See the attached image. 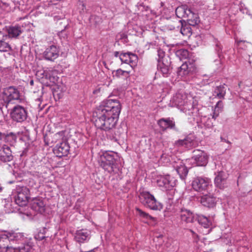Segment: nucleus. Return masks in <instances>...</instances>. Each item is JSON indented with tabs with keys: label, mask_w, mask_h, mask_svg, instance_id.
<instances>
[{
	"label": "nucleus",
	"mask_w": 252,
	"mask_h": 252,
	"mask_svg": "<svg viewBox=\"0 0 252 252\" xmlns=\"http://www.w3.org/2000/svg\"><path fill=\"white\" fill-rule=\"evenodd\" d=\"M121 108V103L117 99L104 101L93 113L95 126L105 131L113 130L117 123Z\"/></svg>",
	"instance_id": "1"
},
{
	"label": "nucleus",
	"mask_w": 252,
	"mask_h": 252,
	"mask_svg": "<svg viewBox=\"0 0 252 252\" xmlns=\"http://www.w3.org/2000/svg\"><path fill=\"white\" fill-rule=\"evenodd\" d=\"M116 154L113 152H106L101 155L98 159L99 165L109 173L114 172L117 168L115 156Z\"/></svg>",
	"instance_id": "2"
},
{
	"label": "nucleus",
	"mask_w": 252,
	"mask_h": 252,
	"mask_svg": "<svg viewBox=\"0 0 252 252\" xmlns=\"http://www.w3.org/2000/svg\"><path fill=\"white\" fill-rule=\"evenodd\" d=\"M140 202L145 207L153 210H160L162 205L154 196L148 191H142L139 196Z\"/></svg>",
	"instance_id": "3"
},
{
	"label": "nucleus",
	"mask_w": 252,
	"mask_h": 252,
	"mask_svg": "<svg viewBox=\"0 0 252 252\" xmlns=\"http://www.w3.org/2000/svg\"><path fill=\"white\" fill-rule=\"evenodd\" d=\"M2 97L5 107L8 109L10 104L14 103L15 100L19 99L20 93L17 89L9 87L3 90Z\"/></svg>",
	"instance_id": "4"
},
{
	"label": "nucleus",
	"mask_w": 252,
	"mask_h": 252,
	"mask_svg": "<svg viewBox=\"0 0 252 252\" xmlns=\"http://www.w3.org/2000/svg\"><path fill=\"white\" fill-rule=\"evenodd\" d=\"M16 194L15 197L16 203L22 207L26 206L30 198L29 189L26 187H18L16 188Z\"/></svg>",
	"instance_id": "5"
},
{
	"label": "nucleus",
	"mask_w": 252,
	"mask_h": 252,
	"mask_svg": "<svg viewBox=\"0 0 252 252\" xmlns=\"http://www.w3.org/2000/svg\"><path fill=\"white\" fill-rule=\"evenodd\" d=\"M10 116L13 121L22 123L27 119L28 112L24 107L17 105L12 108L10 112Z\"/></svg>",
	"instance_id": "6"
},
{
	"label": "nucleus",
	"mask_w": 252,
	"mask_h": 252,
	"mask_svg": "<svg viewBox=\"0 0 252 252\" xmlns=\"http://www.w3.org/2000/svg\"><path fill=\"white\" fill-rule=\"evenodd\" d=\"M210 183V180L207 178L196 177L192 182L193 189L198 192L203 193L207 191Z\"/></svg>",
	"instance_id": "7"
},
{
	"label": "nucleus",
	"mask_w": 252,
	"mask_h": 252,
	"mask_svg": "<svg viewBox=\"0 0 252 252\" xmlns=\"http://www.w3.org/2000/svg\"><path fill=\"white\" fill-rule=\"evenodd\" d=\"M66 140L65 132L63 131H61L55 134H49L44 137L45 142L47 145H50L57 142L61 143Z\"/></svg>",
	"instance_id": "8"
},
{
	"label": "nucleus",
	"mask_w": 252,
	"mask_h": 252,
	"mask_svg": "<svg viewBox=\"0 0 252 252\" xmlns=\"http://www.w3.org/2000/svg\"><path fill=\"white\" fill-rule=\"evenodd\" d=\"M192 159L194 160L197 166H205L208 161V156L204 151L195 150L193 151Z\"/></svg>",
	"instance_id": "9"
},
{
	"label": "nucleus",
	"mask_w": 252,
	"mask_h": 252,
	"mask_svg": "<svg viewBox=\"0 0 252 252\" xmlns=\"http://www.w3.org/2000/svg\"><path fill=\"white\" fill-rule=\"evenodd\" d=\"M155 180L159 187H164L167 189H169L173 187L175 184L169 175H158L156 176Z\"/></svg>",
	"instance_id": "10"
},
{
	"label": "nucleus",
	"mask_w": 252,
	"mask_h": 252,
	"mask_svg": "<svg viewBox=\"0 0 252 252\" xmlns=\"http://www.w3.org/2000/svg\"><path fill=\"white\" fill-rule=\"evenodd\" d=\"M60 50L56 45H51L47 47L43 53V56L46 60L54 61L59 56Z\"/></svg>",
	"instance_id": "11"
},
{
	"label": "nucleus",
	"mask_w": 252,
	"mask_h": 252,
	"mask_svg": "<svg viewBox=\"0 0 252 252\" xmlns=\"http://www.w3.org/2000/svg\"><path fill=\"white\" fill-rule=\"evenodd\" d=\"M192 97L185 93L179 92L174 96V100L179 106H186L191 104Z\"/></svg>",
	"instance_id": "12"
},
{
	"label": "nucleus",
	"mask_w": 252,
	"mask_h": 252,
	"mask_svg": "<svg viewBox=\"0 0 252 252\" xmlns=\"http://www.w3.org/2000/svg\"><path fill=\"white\" fill-rule=\"evenodd\" d=\"M70 146L66 140L57 144L54 149V153L58 157L61 158L66 156L69 153Z\"/></svg>",
	"instance_id": "13"
},
{
	"label": "nucleus",
	"mask_w": 252,
	"mask_h": 252,
	"mask_svg": "<svg viewBox=\"0 0 252 252\" xmlns=\"http://www.w3.org/2000/svg\"><path fill=\"white\" fill-rule=\"evenodd\" d=\"M120 59L122 62L129 64L131 67L136 65L138 62L137 56L130 52L121 53L120 55Z\"/></svg>",
	"instance_id": "14"
},
{
	"label": "nucleus",
	"mask_w": 252,
	"mask_h": 252,
	"mask_svg": "<svg viewBox=\"0 0 252 252\" xmlns=\"http://www.w3.org/2000/svg\"><path fill=\"white\" fill-rule=\"evenodd\" d=\"M30 205L31 209L36 212L41 214L45 211V204L41 198H32L30 202Z\"/></svg>",
	"instance_id": "15"
},
{
	"label": "nucleus",
	"mask_w": 252,
	"mask_h": 252,
	"mask_svg": "<svg viewBox=\"0 0 252 252\" xmlns=\"http://www.w3.org/2000/svg\"><path fill=\"white\" fill-rule=\"evenodd\" d=\"M91 237V232L87 229L77 230L75 234V240L79 243L87 242Z\"/></svg>",
	"instance_id": "16"
},
{
	"label": "nucleus",
	"mask_w": 252,
	"mask_h": 252,
	"mask_svg": "<svg viewBox=\"0 0 252 252\" xmlns=\"http://www.w3.org/2000/svg\"><path fill=\"white\" fill-rule=\"evenodd\" d=\"M13 157L10 148L3 145L0 149V159L3 162H9L13 160Z\"/></svg>",
	"instance_id": "17"
},
{
	"label": "nucleus",
	"mask_w": 252,
	"mask_h": 252,
	"mask_svg": "<svg viewBox=\"0 0 252 252\" xmlns=\"http://www.w3.org/2000/svg\"><path fill=\"white\" fill-rule=\"evenodd\" d=\"M200 203L205 207L213 208L216 206L217 200L214 195L211 194H206L201 197Z\"/></svg>",
	"instance_id": "18"
},
{
	"label": "nucleus",
	"mask_w": 252,
	"mask_h": 252,
	"mask_svg": "<svg viewBox=\"0 0 252 252\" xmlns=\"http://www.w3.org/2000/svg\"><path fill=\"white\" fill-rule=\"evenodd\" d=\"M16 252H30L33 247V243L27 238L18 245H15Z\"/></svg>",
	"instance_id": "19"
},
{
	"label": "nucleus",
	"mask_w": 252,
	"mask_h": 252,
	"mask_svg": "<svg viewBox=\"0 0 252 252\" xmlns=\"http://www.w3.org/2000/svg\"><path fill=\"white\" fill-rule=\"evenodd\" d=\"M8 234L9 235V242L15 243V245H18L27 238L23 233L16 232L14 231H8Z\"/></svg>",
	"instance_id": "20"
},
{
	"label": "nucleus",
	"mask_w": 252,
	"mask_h": 252,
	"mask_svg": "<svg viewBox=\"0 0 252 252\" xmlns=\"http://www.w3.org/2000/svg\"><path fill=\"white\" fill-rule=\"evenodd\" d=\"M180 217L181 221L185 223L193 222L194 220V216L192 213L186 209H181Z\"/></svg>",
	"instance_id": "21"
},
{
	"label": "nucleus",
	"mask_w": 252,
	"mask_h": 252,
	"mask_svg": "<svg viewBox=\"0 0 252 252\" xmlns=\"http://www.w3.org/2000/svg\"><path fill=\"white\" fill-rule=\"evenodd\" d=\"M158 125L163 131L166 130L167 128H173L175 127V124L170 118H161L158 122Z\"/></svg>",
	"instance_id": "22"
},
{
	"label": "nucleus",
	"mask_w": 252,
	"mask_h": 252,
	"mask_svg": "<svg viewBox=\"0 0 252 252\" xmlns=\"http://www.w3.org/2000/svg\"><path fill=\"white\" fill-rule=\"evenodd\" d=\"M7 35L0 32V52H7L12 50L10 44L5 41Z\"/></svg>",
	"instance_id": "23"
},
{
	"label": "nucleus",
	"mask_w": 252,
	"mask_h": 252,
	"mask_svg": "<svg viewBox=\"0 0 252 252\" xmlns=\"http://www.w3.org/2000/svg\"><path fill=\"white\" fill-rule=\"evenodd\" d=\"M176 14L179 18H186L188 13H190V9L187 5H182L176 9Z\"/></svg>",
	"instance_id": "24"
},
{
	"label": "nucleus",
	"mask_w": 252,
	"mask_h": 252,
	"mask_svg": "<svg viewBox=\"0 0 252 252\" xmlns=\"http://www.w3.org/2000/svg\"><path fill=\"white\" fill-rule=\"evenodd\" d=\"M9 242L8 231H2L0 233V252H2Z\"/></svg>",
	"instance_id": "25"
},
{
	"label": "nucleus",
	"mask_w": 252,
	"mask_h": 252,
	"mask_svg": "<svg viewBox=\"0 0 252 252\" xmlns=\"http://www.w3.org/2000/svg\"><path fill=\"white\" fill-rule=\"evenodd\" d=\"M194 139L192 136H188L184 139L179 140L175 142L177 146H184L187 148H190L193 146Z\"/></svg>",
	"instance_id": "26"
},
{
	"label": "nucleus",
	"mask_w": 252,
	"mask_h": 252,
	"mask_svg": "<svg viewBox=\"0 0 252 252\" xmlns=\"http://www.w3.org/2000/svg\"><path fill=\"white\" fill-rule=\"evenodd\" d=\"M189 25L194 26L199 23V19L197 14L193 13L190 10V13H188L186 18Z\"/></svg>",
	"instance_id": "27"
},
{
	"label": "nucleus",
	"mask_w": 252,
	"mask_h": 252,
	"mask_svg": "<svg viewBox=\"0 0 252 252\" xmlns=\"http://www.w3.org/2000/svg\"><path fill=\"white\" fill-rule=\"evenodd\" d=\"M17 139V135L13 132L4 133V136H3L4 142L11 146H13L16 143Z\"/></svg>",
	"instance_id": "28"
},
{
	"label": "nucleus",
	"mask_w": 252,
	"mask_h": 252,
	"mask_svg": "<svg viewBox=\"0 0 252 252\" xmlns=\"http://www.w3.org/2000/svg\"><path fill=\"white\" fill-rule=\"evenodd\" d=\"M226 90L224 84L217 87L214 91L215 95L220 99L224 98L226 94Z\"/></svg>",
	"instance_id": "29"
},
{
	"label": "nucleus",
	"mask_w": 252,
	"mask_h": 252,
	"mask_svg": "<svg viewBox=\"0 0 252 252\" xmlns=\"http://www.w3.org/2000/svg\"><path fill=\"white\" fill-rule=\"evenodd\" d=\"M8 36L11 38L17 37L22 32L20 27H10L7 30Z\"/></svg>",
	"instance_id": "30"
},
{
	"label": "nucleus",
	"mask_w": 252,
	"mask_h": 252,
	"mask_svg": "<svg viewBox=\"0 0 252 252\" xmlns=\"http://www.w3.org/2000/svg\"><path fill=\"white\" fill-rule=\"evenodd\" d=\"M225 176L223 172H219L215 179V184L218 187L221 188L224 184Z\"/></svg>",
	"instance_id": "31"
},
{
	"label": "nucleus",
	"mask_w": 252,
	"mask_h": 252,
	"mask_svg": "<svg viewBox=\"0 0 252 252\" xmlns=\"http://www.w3.org/2000/svg\"><path fill=\"white\" fill-rule=\"evenodd\" d=\"M176 170L182 179H184L188 174V170L184 164H180L177 166Z\"/></svg>",
	"instance_id": "32"
},
{
	"label": "nucleus",
	"mask_w": 252,
	"mask_h": 252,
	"mask_svg": "<svg viewBox=\"0 0 252 252\" xmlns=\"http://www.w3.org/2000/svg\"><path fill=\"white\" fill-rule=\"evenodd\" d=\"M129 73L130 71L123 70L121 69H118L116 71H113L112 72L113 76L118 78H127L129 76Z\"/></svg>",
	"instance_id": "33"
},
{
	"label": "nucleus",
	"mask_w": 252,
	"mask_h": 252,
	"mask_svg": "<svg viewBox=\"0 0 252 252\" xmlns=\"http://www.w3.org/2000/svg\"><path fill=\"white\" fill-rule=\"evenodd\" d=\"M198 221L204 228H208L212 224L211 221L208 218L204 216H199L198 217Z\"/></svg>",
	"instance_id": "34"
},
{
	"label": "nucleus",
	"mask_w": 252,
	"mask_h": 252,
	"mask_svg": "<svg viewBox=\"0 0 252 252\" xmlns=\"http://www.w3.org/2000/svg\"><path fill=\"white\" fill-rule=\"evenodd\" d=\"M189 72L188 65L187 63H183L178 70V75L181 76L187 75Z\"/></svg>",
	"instance_id": "35"
},
{
	"label": "nucleus",
	"mask_w": 252,
	"mask_h": 252,
	"mask_svg": "<svg viewBox=\"0 0 252 252\" xmlns=\"http://www.w3.org/2000/svg\"><path fill=\"white\" fill-rule=\"evenodd\" d=\"M182 27L180 30L181 33L184 36H189L191 34V28L189 26H183L181 23Z\"/></svg>",
	"instance_id": "36"
},
{
	"label": "nucleus",
	"mask_w": 252,
	"mask_h": 252,
	"mask_svg": "<svg viewBox=\"0 0 252 252\" xmlns=\"http://www.w3.org/2000/svg\"><path fill=\"white\" fill-rule=\"evenodd\" d=\"M223 103H222V101L220 100L217 102V103L216 105L215 108L214 115L213 116V119H216L217 118V117L219 116V109H220V110H221V109L223 108Z\"/></svg>",
	"instance_id": "37"
},
{
	"label": "nucleus",
	"mask_w": 252,
	"mask_h": 252,
	"mask_svg": "<svg viewBox=\"0 0 252 252\" xmlns=\"http://www.w3.org/2000/svg\"><path fill=\"white\" fill-rule=\"evenodd\" d=\"M136 211L138 213V215L142 218L150 220H153L154 219V218L150 216L149 214L143 211L142 210L138 208H136Z\"/></svg>",
	"instance_id": "38"
},
{
	"label": "nucleus",
	"mask_w": 252,
	"mask_h": 252,
	"mask_svg": "<svg viewBox=\"0 0 252 252\" xmlns=\"http://www.w3.org/2000/svg\"><path fill=\"white\" fill-rule=\"evenodd\" d=\"M162 66H160V70L162 74L165 75L168 73L169 71V63L165 64L163 61H162Z\"/></svg>",
	"instance_id": "39"
},
{
	"label": "nucleus",
	"mask_w": 252,
	"mask_h": 252,
	"mask_svg": "<svg viewBox=\"0 0 252 252\" xmlns=\"http://www.w3.org/2000/svg\"><path fill=\"white\" fill-rule=\"evenodd\" d=\"M165 54V53L163 50H162L161 49H159L158 50V62L159 63H160V62H162V61H164Z\"/></svg>",
	"instance_id": "40"
},
{
	"label": "nucleus",
	"mask_w": 252,
	"mask_h": 252,
	"mask_svg": "<svg viewBox=\"0 0 252 252\" xmlns=\"http://www.w3.org/2000/svg\"><path fill=\"white\" fill-rule=\"evenodd\" d=\"M34 237L35 239L39 241H41L44 239L45 238L44 229H43V232H42L41 230L38 232V233L35 235Z\"/></svg>",
	"instance_id": "41"
},
{
	"label": "nucleus",
	"mask_w": 252,
	"mask_h": 252,
	"mask_svg": "<svg viewBox=\"0 0 252 252\" xmlns=\"http://www.w3.org/2000/svg\"><path fill=\"white\" fill-rule=\"evenodd\" d=\"M178 54L183 56L184 58H187L189 56V52L187 50L182 49L178 51Z\"/></svg>",
	"instance_id": "42"
},
{
	"label": "nucleus",
	"mask_w": 252,
	"mask_h": 252,
	"mask_svg": "<svg viewBox=\"0 0 252 252\" xmlns=\"http://www.w3.org/2000/svg\"><path fill=\"white\" fill-rule=\"evenodd\" d=\"M15 248H16L15 245L14 246H8V245L5 249H6V252H16Z\"/></svg>",
	"instance_id": "43"
},
{
	"label": "nucleus",
	"mask_w": 252,
	"mask_h": 252,
	"mask_svg": "<svg viewBox=\"0 0 252 252\" xmlns=\"http://www.w3.org/2000/svg\"><path fill=\"white\" fill-rule=\"evenodd\" d=\"M37 84H36V86H38V84H39L40 85V87H38V89H37V90H33L32 88H31V89L32 90V91H33V92L34 93H37V92H39L40 91V88L41 87V84H40V83L37 82Z\"/></svg>",
	"instance_id": "44"
},
{
	"label": "nucleus",
	"mask_w": 252,
	"mask_h": 252,
	"mask_svg": "<svg viewBox=\"0 0 252 252\" xmlns=\"http://www.w3.org/2000/svg\"><path fill=\"white\" fill-rule=\"evenodd\" d=\"M110 138L112 140H113L114 141H116L117 140V137H116V136H112V137L111 136H110Z\"/></svg>",
	"instance_id": "45"
},
{
	"label": "nucleus",
	"mask_w": 252,
	"mask_h": 252,
	"mask_svg": "<svg viewBox=\"0 0 252 252\" xmlns=\"http://www.w3.org/2000/svg\"><path fill=\"white\" fill-rule=\"evenodd\" d=\"M3 136H4V133L0 132V141L3 139Z\"/></svg>",
	"instance_id": "46"
},
{
	"label": "nucleus",
	"mask_w": 252,
	"mask_h": 252,
	"mask_svg": "<svg viewBox=\"0 0 252 252\" xmlns=\"http://www.w3.org/2000/svg\"><path fill=\"white\" fill-rule=\"evenodd\" d=\"M34 81H33V80H31L30 81V86H32H32H34Z\"/></svg>",
	"instance_id": "47"
},
{
	"label": "nucleus",
	"mask_w": 252,
	"mask_h": 252,
	"mask_svg": "<svg viewBox=\"0 0 252 252\" xmlns=\"http://www.w3.org/2000/svg\"><path fill=\"white\" fill-rule=\"evenodd\" d=\"M119 52L116 51L114 53L115 56L117 57L119 56Z\"/></svg>",
	"instance_id": "48"
}]
</instances>
